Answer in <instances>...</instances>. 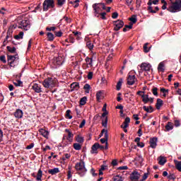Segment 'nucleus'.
<instances>
[{"label": "nucleus", "mask_w": 181, "mask_h": 181, "mask_svg": "<svg viewBox=\"0 0 181 181\" xmlns=\"http://www.w3.org/2000/svg\"><path fill=\"white\" fill-rule=\"evenodd\" d=\"M74 168L76 170L77 175H78L81 177L86 176V173H87V168H86V163H84L83 160H81L80 162L76 163Z\"/></svg>", "instance_id": "obj_1"}, {"label": "nucleus", "mask_w": 181, "mask_h": 181, "mask_svg": "<svg viewBox=\"0 0 181 181\" xmlns=\"http://www.w3.org/2000/svg\"><path fill=\"white\" fill-rule=\"evenodd\" d=\"M171 3V5L167 8L168 12L171 13H176V12H180L181 11V0H169Z\"/></svg>", "instance_id": "obj_2"}, {"label": "nucleus", "mask_w": 181, "mask_h": 181, "mask_svg": "<svg viewBox=\"0 0 181 181\" xmlns=\"http://www.w3.org/2000/svg\"><path fill=\"white\" fill-rule=\"evenodd\" d=\"M7 62L8 66L11 67H16L19 64V55L16 54L14 55H9V53L7 54Z\"/></svg>", "instance_id": "obj_3"}, {"label": "nucleus", "mask_w": 181, "mask_h": 181, "mask_svg": "<svg viewBox=\"0 0 181 181\" xmlns=\"http://www.w3.org/2000/svg\"><path fill=\"white\" fill-rule=\"evenodd\" d=\"M92 8H93L95 16L100 15V12H103V11H105V9H107L105 7V4L104 3L93 4Z\"/></svg>", "instance_id": "obj_4"}, {"label": "nucleus", "mask_w": 181, "mask_h": 181, "mask_svg": "<svg viewBox=\"0 0 181 181\" xmlns=\"http://www.w3.org/2000/svg\"><path fill=\"white\" fill-rule=\"evenodd\" d=\"M56 83H57V79L53 78H47L43 81L42 85L45 88H53V87H55Z\"/></svg>", "instance_id": "obj_5"}, {"label": "nucleus", "mask_w": 181, "mask_h": 181, "mask_svg": "<svg viewBox=\"0 0 181 181\" xmlns=\"http://www.w3.org/2000/svg\"><path fill=\"white\" fill-rule=\"evenodd\" d=\"M50 8H54V0H45L42 4L44 12H47Z\"/></svg>", "instance_id": "obj_6"}, {"label": "nucleus", "mask_w": 181, "mask_h": 181, "mask_svg": "<svg viewBox=\"0 0 181 181\" xmlns=\"http://www.w3.org/2000/svg\"><path fill=\"white\" fill-rule=\"evenodd\" d=\"M132 72H129L127 75V81L128 86H134L135 81H138L136 76H135V75H132Z\"/></svg>", "instance_id": "obj_7"}, {"label": "nucleus", "mask_w": 181, "mask_h": 181, "mask_svg": "<svg viewBox=\"0 0 181 181\" xmlns=\"http://www.w3.org/2000/svg\"><path fill=\"white\" fill-rule=\"evenodd\" d=\"M113 25H114V30H115V32H118V30H119V29H121L122 28H124V21L122 20H117L115 21H113Z\"/></svg>", "instance_id": "obj_8"}, {"label": "nucleus", "mask_w": 181, "mask_h": 181, "mask_svg": "<svg viewBox=\"0 0 181 181\" xmlns=\"http://www.w3.org/2000/svg\"><path fill=\"white\" fill-rule=\"evenodd\" d=\"M139 177H141V174L138 171H133L129 176L132 181H139Z\"/></svg>", "instance_id": "obj_9"}, {"label": "nucleus", "mask_w": 181, "mask_h": 181, "mask_svg": "<svg viewBox=\"0 0 181 181\" xmlns=\"http://www.w3.org/2000/svg\"><path fill=\"white\" fill-rule=\"evenodd\" d=\"M65 132H67V135H66V139L68 141V142L71 143L73 142V138L74 136V134L69 129H65Z\"/></svg>", "instance_id": "obj_10"}, {"label": "nucleus", "mask_w": 181, "mask_h": 181, "mask_svg": "<svg viewBox=\"0 0 181 181\" xmlns=\"http://www.w3.org/2000/svg\"><path fill=\"white\" fill-rule=\"evenodd\" d=\"M20 25L23 27L24 30H28L30 28V24L28 20H23L20 22Z\"/></svg>", "instance_id": "obj_11"}, {"label": "nucleus", "mask_w": 181, "mask_h": 181, "mask_svg": "<svg viewBox=\"0 0 181 181\" xmlns=\"http://www.w3.org/2000/svg\"><path fill=\"white\" fill-rule=\"evenodd\" d=\"M141 71H149L151 70V64L142 63L140 66Z\"/></svg>", "instance_id": "obj_12"}, {"label": "nucleus", "mask_w": 181, "mask_h": 181, "mask_svg": "<svg viewBox=\"0 0 181 181\" xmlns=\"http://www.w3.org/2000/svg\"><path fill=\"white\" fill-rule=\"evenodd\" d=\"M149 142H150L151 148H152L153 149H155L158 146V144H156V142H158V138L157 137L151 138Z\"/></svg>", "instance_id": "obj_13"}, {"label": "nucleus", "mask_w": 181, "mask_h": 181, "mask_svg": "<svg viewBox=\"0 0 181 181\" xmlns=\"http://www.w3.org/2000/svg\"><path fill=\"white\" fill-rule=\"evenodd\" d=\"M131 122V119L129 117H127L124 119V122H123V124H122L120 127L122 129L128 128L129 127V123Z\"/></svg>", "instance_id": "obj_14"}, {"label": "nucleus", "mask_w": 181, "mask_h": 181, "mask_svg": "<svg viewBox=\"0 0 181 181\" xmlns=\"http://www.w3.org/2000/svg\"><path fill=\"white\" fill-rule=\"evenodd\" d=\"M33 90H34L35 93H42V86H40V84L34 83L33 86Z\"/></svg>", "instance_id": "obj_15"}, {"label": "nucleus", "mask_w": 181, "mask_h": 181, "mask_svg": "<svg viewBox=\"0 0 181 181\" xmlns=\"http://www.w3.org/2000/svg\"><path fill=\"white\" fill-rule=\"evenodd\" d=\"M14 117L18 119L22 118L23 117V111L21 109H17L16 112H14Z\"/></svg>", "instance_id": "obj_16"}, {"label": "nucleus", "mask_w": 181, "mask_h": 181, "mask_svg": "<svg viewBox=\"0 0 181 181\" xmlns=\"http://www.w3.org/2000/svg\"><path fill=\"white\" fill-rule=\"evenodd\" d=\"M98 143H95L91 147L90 153H98Z\"/></svg>", "instance_id": "obj_17"}, {"label": "nucleus", "mask_w": 181, "mask_h": 181, "mask_svg": "<svg viewBox=\"0 0 181 181\" xmlns=\"http://www.w3.org/2000/svg\"><path fill=\"white\" fill-rule=\"evenodd\" d=\"M158 165H160L161 166H163L166 162H168V160H166V158L164 156H160L158 158Z\"/></svg>", "instance_id": "obj_18"}, {"label": "nucleus", "mask_w": 181, "mask_h": 181, "mask_svg": "<svg viewBox=\"0 0 181 181\" xmlns=\"http://www.w3.org/2000/svg\"><path fill=\"white\" fill-rule=\"evenodd\" d=\"M59 173H60V170H59V168H54L53 169L48 170V173H49V175H54Z\"/></svg>", "instance_id": "obj_19"}, {"label": "nucleus", "mask_w": 181, "mask_h": 181, "mask_svg": "<svg viewBox=\"0 0 181 181\" xmlns=\"http://www.w3.org/2000/svg\"><path fill=\"white\" fill-rule=\"evenodd\" d=\"M162 105H163V100H162V99H160V98H158L157 102L156 103V109L160 110V107H162Z\"/></svg>", "instance_id": "obj_20"}, {"label": "nucleus", "mask_w": 181, "mask_h": 181, "mask_svg": "<svg viewBox=\"0 0 181 181\" xmlns=\"http://www.w3.org/2000/svg\"><path fill=\"white\" fill-rule=\"evenodd\" d=\"M54 62L57 66H62L64 61L63 60V58L62 57H58L55 58Z\"/></svg>", "instance_id": "obj_21"}, {"label": "nucleus", "mask_w": 181, "mask_h": 181, "mask_svg": "<svg viewBox=\"0 0 181 181\" xmlns=\"http://www.w3.org/2000/svg\"><path fill=\"white\" fill-rule=\"evenodd\" d=\"M6 49L8 52V53H11V54H16V47H11V46H7Z\"/></svg>", "instance_id": "obj_22"}, {"label": "nucleus", "mask_w": 181, "mask_h": 181, "mask_svg": "<svg viewBox=\"0 0 181 181\" xmlns=\"http://www.w3.org/2000/svg\"><path fill=\"white\" fill-rule=\"evenodd\" d=\"M174 163L175 165V169H177L178 172H181V161L174 160Z\"/></svg>", "instance_id": "obj_23"}, {"label": "nucleus", "mask_w": 181, "mask_h": 181, "mask_svg": "<svg viewBox=\"0 0 181 181\" xmlns=\"http://www.w3.org/2000/svg\"><path fill=\"white\" fill-rule=\"evenodd\" d=\"M12 33H13V30L12 28H8L7 30V35L6 37V40H8V39H12Z\"/></svg>", "instance_id": "obj_24"}, {"label": "nucleus", "mask_w": 181, "mask_h": 181, "mask_svg": "<svg viewBox=\"0 0 181 181\" xmlns=\"http://www.w3.org/2000/svg\"><path fill=\"white\" fill-rule=\"evenodd\" d=\"M40 133L41 134V135H42V136H44V138L47 139L48 136H49V132L47 130L40 129Z\"/></svg>", "instance_id": "obj_25"}, {"label": "nucleus", "mask_w": 181, "mask_h": 181, "mask_svg": "<svg viewBox=\"0 0 181 181\" xmlns=\"http://www.w3.org/2000/svg\"><path fill=\"white\" fill-rule=\"evenodd\" d=\"M93 57H94V54L92 56L91 58L86 57L85 59V62H86V63H88V64L90 66V67H93Z\"/></svg>", "instance_id": "obj_26"}, {"label": "nucleus", "mask_w": 181, "mask_h": 181, "mask_svg": "<svg viewBox=\"0 0 181 181\" xmlns=\"http://www.w3.org/2000/svg\"><path fill=\"white\" fill-rule=\"evenodd\" d=\"M47 37L48 42H53V40H54V35H53L52 33H47Z\"/></svg>", "instance_id": "obj_27"}, {"label": "nucleus", "mask_w": 181, "mask_h": 181, "mask_svg": "<svg viewBox=\"0 0 181 181\" xmlns=\"http://www.w3.org/2000/svg\"><path fill=\"white\" fill-rule=\"evenodd\" d=\"M13 83L14 86H16V87H23V82L22 81H20L19 79L16 80Z\"/></svg>", "instance_id": "obj_28"}, {"label": "nucleus", "mask_w": 181, "mask_h": 181, "mask_svg": "<svg viewBox=\"0 0 181 181\" xmlns=\"http://www.w3.org/2000/svg\"><path fill=\"white\" fill-rule=\"evenodd\" d=\"M166 131H172L173 129V123L168 122L165 125Z\"/></svg>", "instance_id": "obj_29"}, {"label": "nucleus", "mask_w": 181, "mask_h": 181, "mask_svg": "<svg viewBox=\"0 0 181 181\" xmlns=\"http://www.w3.org/2000/svg\"><path fill=\"white\" fill-rule=\"evenodd\" d=\"M66 134L64 135L63 138H62V146H68L69 144H70L71 143L69 142L68 140H66Z\"/></svg>", "instance_id": "obj_30"}, {"label": "nucleus", "mask_w": 181, "mask_h": 181, "mask_svg": "<svg viewBox=\"0 0 181 181\" xmlns=\"http://www.w3.org/2000/svg\"><path fill=\"white\" fill-rule=\"evenodd\" d=\"M76 141L78 144H83L84 143V137L78 135L76 136Z\"/></svg>", "instance_id": "obj_31"}, {"label": "nucleus", "mask_w": 181, "mask_h": 181, "mask_svg": "<svg viewBox=\"0 0 181 181\" xmlns=\"http://www.w3.org/2000/svg\"><path fill=\"white\" fill-rule=\"evenodd\" d=\"M71 88H73V90H78V88H80V85L78 82H74L71 84Z\"/></svg>", "instance_id": "obj_32"}, {"label": "nucleus", "mask_w": 181, "mask_h": 181, "mask_svg": "<svg viewBox=\"0 0 181 181\" xmlns=\"http://www.w3.org/2000/svg\"><path fill=\"white\" fill-rule=\"evenodd\" d=\"M103 95H104V93H103V90H99L96 93V99L97 101H100L101 100Z\"/></svg>", "instance_id": "obj_33"}, {"label": "nucleus", "mask_w": 181, "mask_h": 181, "mask_svg": "<svg viewBox=\"0 0 181 181\" xmlns=\"http://www.w3.org/2000/svg\"><path fill=\"white\" fill-rule=\"evenodd\" d=\"M164 67H165V64H163V62H160L158 66V71H162V73H163L165 71Z\"/></svg>", "instance_id": "obj_34"}, {"label": "nucleus", "mask_w": 181, "mask_h": 181, "mask_svg": "<svg viewBox=\"0 0 181 181\" xmlns=\"http://www.w3.org/2000/svg\"><path fill=\"white\" fill-rule=\"evenodd\" d=\"M42 176H43V172L42 171V169H39L37 174V180H42Z\"/></svg>", "instance_id": "obj_35"}, {"label": "nucleus", "mask_w": 181, "mask_h": 181, "mask_svg": "<svg viewBox=\"0 0 181 181\" xmlns=\"http://www.w3.org/2000/svg\"><path fill=\"white\" fill-rule=\"evenodd\" d=\"M83 90H86L85 93L88 94V93H90V90H91V86H90V84L86 83L83 86Z\"/></svg>", "instance_id": "obj_36"}, {"label": "nucleus", "mask_w": 181, "mask_h": 181, "mask_svg": "<svg viewBox=\"0 0 181 181\" xmlns=\"http://www.w3.org/2000/svg\"><path fill=\"white\" fill-rule=\"evenodd\" d=\"M135 160L140 163V165H142V163L144 162V158H142V156H137L135 158Z\"/></svg>", "instance_id": "obj_37"}, {"label": "nucleus", "mask_w": 181, "mask_h": 181, "mask_svg": "<svg viewBox=\"0 0 181 181\" xmlns=\"http://www.w3.org/2000/svg\"><path fill=\"white\" fill-rule=\"evenodd\" d=\"M86 103H87V97L85 96L83 98H81L79 101L80 105H86Z\"/></svg>", "instance_id": "obj_38"}, {"label": "nucleus", "mask_w": 181, "mask_h": 181, "mask_svg": "<svg viewBox=\"0 0 181 181\" xmlns=\"http://www.w3.org/2000/svg\"><path fill=\"white\" fill-rule=\"evenodd\" d=\"M86 47H88L89 50H93V49H94V45L91 43V41H88L86 42Z\"/></svg>", "instance_id": "obj_39"}, {"label": "nucleus", "mask_w": 181, "mask_h": 181, "mask_svg": "<svg viewBox=\"0 0 181 181\" xmlns=\"http://www.w3.org/2000/svg\"><path fill=\"white\" fill-rule=\"evenodd\" d=\"M16 40H19V39H23V32H20L18 35L14 36Z\"/></svg>", "instance_id": "obj_40"}, {"label": "nucleus", "mask_w": 181, "mask_h": 181, "mask_svg": "<svg viewBox=\"0 0 181 181\" xmlns=\"http://www.w3.org/2000/svg\"><path fill=\"white\" fill-rule=\"evenodd\" d=\"M122 86V78H120L116 86V88L117 91H119V90H121Z\"/></svg>", "instance_id": "obj_41"}, {"label": "nucleus", "mask_w": 181, "mask_h": 181, "mask_svg": "<svg viewBox=\"0 0 181 181\" xmlns=\"http://www.w3.org/2000/svg\"><path fill=\"white\" fill-rule=\"evenodd\" d=\"M102 125L104 127V128H107V126L108 125V117H106L105 119L102 120Z\"/></svg>", "instance_id": "obj_42"}, {"label": "nucleus", "mask_w": 181, "mask_h": 181, "mask_svg": "<svg viewBox=\"0 0 181 181\" xmlns=\"http://www.w3.org/2000/svg\"><path fill=\"white\" fill-rule=\"evenodd\" d=\"M160 91L163 93V97H166V94L169 93V90L165 88H160Z\"/></svg>", "instance_id": "obj_43"}, {"label": "nucleus", "mask_w": 181, "mask_h": 181, "mask_svg": "<svg viewBox=\"0 0 181 181\" xmlns=\"http://www.w3.org/2000/svg\"><path fill=\"white\" fill-rule=\"evenodd\" d=\"M74 148L75 149V151H80L81 150V145L78 143H74Z\"/></svg>", "instance_id": "obj_44"}, {"label": "nucleus", "mask_w": 181, "mask_h": 181, "mask_svg": "<svg viewBox=\"0 0 181 181\" xmlns=\"http://www.w3.org/2000/svg\"><path fill=\"white\" fill-rule=\"evenodd\" d=\"M158 5L159 4V0H148V2L147 3V5Z\"/></svg>", "instance_id": "obj_45"}, {"label": "nucleus", "mask_w": 181, "mask_h": 181, "mask_svg": "<svg viewBox=\"0 0 181 181\" xmlns=\"http://www.w3.org/2000/svg\"><path fill=\"white\" fill-rule=\"evenodd\" d=\"M100 142H101V144H105V150L108 149V141L106 139L103 138L100 139Z\"/></svg>", "instance_id": "obj_46"}, {"label": "nucleus", "mask_w": 181, "mask_h": 181, "mask_svg": "<svg viewBox=\"0 0 181 181\" xmlns=\"http://www.w3.org/2000/svg\"><path fill=\"white\" fill-rule=\"evenodd\" d=\"M129 21H130V22L133 24L136 23L138 19H136V16H132L130 18H129Z\"/></svg>", "instance_id": "obj_47"}, {"label": "nucleus", "mask_w": 181, "mask_h": 181, "mask_svg": "<svg viewBox=\"0 0 181 181\" xmlns=\"http://www.w3.org/2000/svg\"><path fill=\"white\" fill-rule=\"evenodd\" d=\"M153 95H155L156 97H158V95H159V94L158 93V88L156 87H153L151 90Z\"/></svg>", "instance_id": "obj_48"}, {"label": "nucleus", "mask_w": 181, "mask_h": 181, "mask_svg": "<svg viewBox=\"0 0 181 181\" xmlns=\"http://www.w3.org/2000/svg\"><path fill=\"white\" fill-rule=\"evenodd\" d=\"M142 101L144 104H148L149 103V98H145V95H141Z\"/></svg>", "instance_id": "obj_49"}, {"label": "nucleus", "mask_w": 181, "mask_h": 181, "mask_svg": "<svg viewBox=\"0 0 181 181\" xmlns=\"http://www.w3.org/2000/svg\"><path fill=\"white\" fill-rule=\"evenodd\" d=\"M113 181H124V179L119 175H116L113 177Z\"/></svg>", "instance_id": "obj_50"}, {"label": "nucleus", "mask_w": 181, "mask_h": 181, "mask_svg": "<svg viewBox=\"0 0 181 181\" xmlns=\"http://www.w3.org/2000/svg\"><path fill=\"white\" fill-rule=\"evenodd\" d=\"M143 47L144 53H148L150 48H148V43L144 44Z\"/></svg>", "instance_id": "obj_51"}, {"label": "nucleus", "mask_w": 181, "mask_h": 181, "mask_svg": "<svg viewBox=\"0 0 181 181\" xmlns=\"http://www.w3.org/2000/svg\"><path fill=\"white\" fill-rule=\"evenodd\" d=\"M99 15H100V18L101 19H103V21H106L107 17L105 16V15H107V13L105 12L100 13Z\"/></svg>", "instance_id": "obj_52"}, {"label": "nucleus", "mask_w": 181, "mask_h": 181, "mask_svg": "<svg viewBox=\"0 0 181 181\" xmlns=\"http://www.w3.org/2000/svg\"><path fill=\"white\" fill-rule=\"evenodd\" d=\"M69 43H74L76 42V40L74 39V36L73 35H69Z\"/></svg>", "instance_id": "obj_53"}, {"label": "nucleus", "mask_w": 181, "mask_h": 181, "mask_svg": "<svg viewBox=\"0 0 181 181\" xmlns=\"http://www.w3.org/2000/svg\"><path fill=\"white\" fill-rule=\"evenodd\" d=\"M70 112H71V110H67L66 112V117L69 118V119H71L73 118V116L70 115Z\"/></svg>", "instance_id": "obj_54"}, {"label": "nucleus", "mask_w": 181, "mask_h": 181, "mask_svg": "<svg viewBox=\"0 0 181 181\" xmlns=\"http://www.w3.org/2000/svg\"><path fill=\"white\" fill-rule=\"evenodd\" d=\"M168 179H170V180H176V176L175 174H170L168 177Z\"/></svg>", "instance_id": "obj_55"}, {"label": "nucleus", "mask_w": 181, "mask_h": 181, "mask_svg": "<svg viewBox=\"0 0 181 181\" xmlns=\"http://www.w3.org/2000/svg\"><path fill=\"white\" fill-rule=\"evenodd\" d=\"M66 4V0H57V5L59 6H63V4Z\"/></svg>", "instance_id": "obj_56"}, {"label": "nucleus", "mask_w": 181, "mask_h": 181, "mask_svg": "<svg viewBox=\"0 0 181 181\" xmlns=\"http://www.w3.org/2000/svg\"><path fill=\"white\" fill-rule=\"evenodd\" d=\"M46 30H47L48 32H54L56 30V27H47L46 28Z\"/></svg>", "instance_id": "obj_57"}, {"label": "nucleus", "mask_w": 181, "mask_h": 181, "mask_svg": "<svg viewBox=\"0 0 181 181\" xmlns=\"http://www.w3.org/2000/svg\"><path fill=\"white\" fill-rule=\"evenodd\" d=\"M54 33L57 37H62V36H63V33L62 31H58V32L55 31Z\"/></svg>", "instance_id": "obj_58"}, {"label": "nucleus", "mask_w": 181, "mask_h": 181, "mask_svg": "<svg viewBox=\"0 0 181 181\" xmlns=\"http://www.w3.org/2000/svg\"><path fill=\"white\" fill-rule=\"evenodd\" d=\"M0 61L2 62V63H6V57H5V55H1L0 57Z\"/></svg>", "instance_id": "obj_59"}, {"label": "nucleus", "mask_w": 181, "mask_h": 181, "mask_svg": "<svg viewBox=\"0 0 181 181\" xmlns=\"http://www.w3.org/2000/svg\"><path fill=\"white\" fill-rule=\"evenodd\" d=\"M94 73L93 71H90L88 73V80H91L93 78Z\"/></svg>", "instance_id": "obj_60"}, {"label": "nucleus", "mask_w": 181, "mask_h": 181, "mask_svg": "<svg viewBox=\"0 0 181 181\" xmlns=\"http://www.w3.org/2000/svg\"><path fill=\"white\" fill-rule=\"evenodd\" d=\"M174 125L175 127H180V120H177V119H175L174 121Z\"/></svg>", "instance_id": "obj_61"}, {"label": "nucleus", "mask_w": 181, "mask_h": 181, "mask_svg": "<svg viewBox=\"0 0 181 181\" xmlns=\"http://www.w3.org/2000/svg\"><path fill=\"white\" fill-rule=\"evenodd\" d=\"M90 173L93 177L98 176V174L95 173V170H94V168H91Z\"/></svg>", "instance_id": "obj_62"}, {"label": "nucleus", "mask_w": 181, "mask_h": 181, "mask_svg": "<svg viewBox=\"0 0 181 181\" xmlns=\"http://www.w3.org/2000/svg\"><path fill=\"white\" fill-rule=\"evenodd\" d=\"M148 176H149V172L145 173L142 177L143 180H146V179H148Z\"/></svg>", "instance_id": "obj_63"}, {"label": "nucleus", "mask_w": 181, "mask_h": 181, "mask_svg": "<svg viewBox=\"0 0 181 181\" xmlns=\"http://www.w3.org/2000/svg\"><path fill=\"white\" fill-rule=\"evenodd\" d=\"M35 146V143H31L25 147V149H32Z\"/></svg>", "instance_id": "obj_64"}]
</instances>
